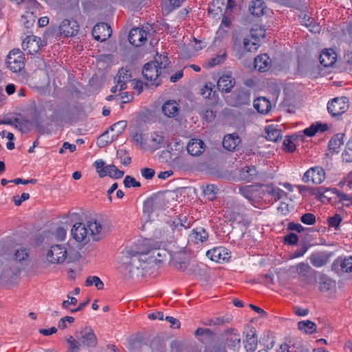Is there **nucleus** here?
<instances>
[{
    "label": "nucleus",
    "mask_w": 352,
    "mask_h": 352,
    "mask_svg": "<svg viewBox=\"0 0 352 352\" xmlns=\"http://www.w3.org/2000/svg\"><path fill=\"white\" fill-rule=\"evenodd\" d=\"M107 234V230L97 221H88L87 225L82 223H75L72 230L71 234L76 241H86L90 234L94 241L102 239Z\"/></svg>",
    "instance_id": "nucleus-1"
},
{
    "label": "nucleus",
    "mask_w": 352,
    "mask_h": 352,
    "mask_svg": "<svg viewBox=\"0 0 352 352\" xmlns=\"http://www.w3.org/2000/svg\"><path fill=\"white\" fill-rule=\"evenodd\" d=\"M166 64L163 61L159 63L157 60L149 62L144 65L142 69V74L144 78L151 82V85L157 87L161 84V80L159 76L162 74L161 69H165Z\"/></svg>",
    "instance_id": "nucleus-2"
},
{
    "label": "nucleus",
    "mask_w": 352,
    "mask_h": 352,
    "mask_svg": "<svg viewBox=\"0 0 352 352\" xmlns=\"http://www.w3.org/2000/svg\"><path fill=\"white\" fill-rule=\"evenodd\" d=\"M161 244L159 242H155L149 239L144 241L143 249L141 253L150 254V258L155 263H162L167 256L168 253L166 250L160 248Z\"/></svg>",
    "instance_id": "nucleus-3"
},
{
    "label": "nucleus",
    "mask_w": 352,
    "mask_h": 352,
    "mask_svg": "<svg viewBox=\"0 0 352 352\" xmlns=\"http://www.w3.org/2000/svg\"><path fill=\"white\" fill-rule=\"evenodd\" d=\"M250 36L254 39L249 47V43L251 41L250 37H245L243 39V49L247 52H253L257 50L259 46L258 42L261 38L265 36V29L261 25L255 24L250 30Z\"/></svg>",
    "instance_id": "nucleus-4"
},
{
    "label": "nucleus",
    "mask_w": 352,
    "mask_h": 352,
    "mask_svg": "<svg viewBox=\"0 0 352 352\" xmlns=\"http://www.w3.org/2000/svg\"><path fill=\"white\" fill-rule=\"evenodd\" d=\"M296 267V272L300 276V281L303 285H315L316 283L318 272L312 269L309 264L300 263Z\"/></svg>",
    "instance_id": "nucleus-5"
},
{
    "label": "nucleus",
    "mask_w": 352,
    "mask_h": 352,
    "mask_svg": "<svg viewBox=\"0 0 352 352\" xmlns=\"http://www.w3.org/2000/svg\"><path fill=\"white\" fill-rule=\"evenodd\" d=\"M7 67L13 72H21L25 66V56L19 49H14L10 52L6 58Z\"/></svg>",
    "instance_id": "nucleus-6"
},
{
    "label": "nucleus",
    "mask_w": 352,
    "mask_h": 352,
    "mask_svg": "<svg viewBox=\"0 0 352 352\" xmlns=\"http://www.w3.org/2000/svg\"><path fill=\"white\" fill-rule=\"evenodd\" d=\"M45 263H63L67 258L66 248L62 245H55L50 247L46 253Z\"/></svg>",
    "instance_id": "nucleus-7"
},
{
    "label": "nucleus",
    "mask_w": 352,
    "mask_h": 352,
    "mask_svg": "<svg viewBox=\"0 0 352 352\" xmlns=\"http://www.w3.org/2000/svg\"><path fill=\"white\" fill-rule=\"evenodd\" d=\"M94 166L100 177L109 176L114 179H119L123 177L124 172L119 170L115 165H105L102 160L95 162Z\"/></svg>",
    "instance_id": "nucleus-8"
},
{
    "label": "nucleus",
    "mask_w": 352,
    "mask_h": 352,
    "mask_svg": "<svg viewBox=\"0 0 352 352\" xmlns=\"http://www.w3.org/2000/svg\"><path fill=\"white\" fill-rule=\"evenodd\" d=\"M141 252L142 250L137 251L130 250L127 252L128 254L123 258V264L129 273H133L135 270H138L142 268L144 264L139 257L140 254H143Z\"/></svg>",
    "instance_id": "nucleus-9"
},
{
    "label": "nucleus",
    "mask_w": 352,
    "mask_h": 352,
    "mask_svg": "<svg viewBox=\"0 0 352 352\" xmlns=\"http://www.w3.org/2000/svg\"><path fill=\"white\" fill-rule=\"evenodd\" d=\"M76 337L81 344L87 347H94L98 343L96 336L91 327H85L76 333Z\"/></svg>",
    "instance_id": "nucleus-10"
},
{
    "label": "nucleus",
    "mask_w": 352,
    "mask_h": 352,
    "mask_svg": "<svg viewBox=\"0 0 352 352\" xmlns=\"http://www.w3.org/2000/svg\"><path fill=\"white\" fill-rule=\"evenodd\" d=\"M230 100L234 107L248 105L250 102V91L244 87L239 88L232 94Z\"/></svg>",
    "instance_id": "nucleus-11"
},
{
    "label": "nucleus",
    "mask_w": 352,
    "mask_h": 352,
    "mask_svg": "<svg viewBox=\"0 0 352 352\" xmlns=\"http://www.w3.org/2000/svg\"><path fill=\"white\" fill-rule=\"evenodd\" d=\"M349 105L346 97L336 98L328 103L327 109L333 116L342 114L348 109Z\"/></svg>",
    "instance_id": "nucleus-12"
},
{
    "label": "nucleus",
    "mask_w": 352,
    "mask_h": 352,
    "mask_svg": "<svg viewBox=\"0 0 352 352\" xmlns=\"http://www.w3.org/2000/svg\"><path fill=\"white\" fill-rule=\"evenodd\" d=\"M59 31L65 37H72L78 34L79 25L74 19H65L59 26Z\"/></svg>",
    "instance_id": "nucleus-13"
},
{
    "label": "nucleus",
    "mask_w": 352,
    "mask_h": 352,
    "mask_svg": "<svg viewBox=\"0 0 352 352\" xmlns=\"http://www.w3.org/2000/svg\"><path fill=\"white\" fill-rule=\"evenodd\" d=\"M112 30L107 23H99L92 30V35L98 41H105L111 35Z\"/></svg>",
    "instance_id": "nucleus-14"
},
{
    "label": "nucleus",
    "mask_w": 352,
    "mask_h": 352,
    "mask_svg": "<svg viewBox=\"0 0 352 352\" xmlns=\"http://www.w3.org/2000/svg\"><path fill=\"white\" fill-rule=\"evenodd\" d=\"M41 45V38L34 35L28 36L22 43L23 49L28 51L29 54H36L39 51Z\"/></svg>",
    "instance_id": "nucleus-15"
},
{
    "label": "nucleus",
    "mask_w": 352,
    "mask_h": 352,
    "mask_svg": "<svg viewBox=\"0 0 352 352\" xmlns=\"http://www.w3.org/2000/svg\"><path fill=\"white\" fill-rule=\"evenodd\" d=\"M147 39V33L142 28H135L131 30L129 41L134 46H141Z\"/></svg>",
    "instance_id": "nucleus-16"
},
{
    "label": "nucleus",
    "mask_w": 352,
    "mask_h": 352,
    "mask_svg": "<svg viewBox=\"0 0 352 352\" xmlns=\"http://www.w3.org/2000/svg\"><path fill=\"white\" fill-rule=\"evenodd\" d=\"M206 255L217 263L228 261L230 258V253L223 247H217L210 250L207 252Z\"/></svg>",
    "instance_id": "nucleus-17"
},
{
    "label": "nucleus",
    "mask_w": 352,
    "mask_h": 352,
    "mask_svg": "<svg viewBox=\"0 0 352 352\" xmlns=\"http://www.w3.org/2000/svg\"><path fill=\"white\" fill-rule=\"evenodd\" d=\"M332 270L336 272H352V257L338 258L332 264Z\"/></svg>",
    "instance_id": "nucleus-18"
},
{
    "label": "nucleus",
    "mask_w": 352,
    "mask_h": 352,
    "mask_svg": "<svg viewBox=\"0 0 352 352\" xmlns=\"http://www.w3.org/2000/svg\"><path fill=\"white\" fill-rule=\"evenodd\" d=\"M226 343L229 348L239 349L241 347V336L239 331L234 329H228L226 333Z\"/></svg>",
    "instance_id": "nucleus-19"
},
{
    "label": "nucleus",
    "mask_w": 352,
    "mask_h": 352,
    "mask_svg": "<svg viewBox=\"0 0 352 352\" xmlns=\"http://www.w3.org/2000/svg\"><path fill=\"white\" fill-rule=\"evenodd\" d=\"M245 348L248 352H254L258 345V338L256 336V329L251 327L245 335Z\"/></svg>",
    "instance_id": "nucleus-20"
},
{
    "label": "nucleus",
    "mask_w": 352,
    "mask_h": 352,
    "mask_svg": "<svg viewBox=\"0 0 352 352\" xmlns=\"http://www.w3.org/2000/svg\"><path fill=\"white\" fill-rule=\"evenodd\" d=\"M336 59L337 55L331 49L324 50L319 57L320 64L325 67L333 66Z\"/></svg>",
    "instance_id": "nucleus-21"
},
{
    "label": "nucleus",
    "mask_w": 352,
    "mask_h": 352,
    "mask_svg": "<svg viewBox=\"0 0 352 352\" xmlns=\"http://www.w3.org/2000/svg\"><path fill=\"white\" fill-rule=\"evenodd\" d=\"M205 149L204 142L199 139H192L187 146L188 153L192 156H199Z\"/></svg>",
    "instance_id": "nucleus-22"
},
{
    "label": "nucleus",
    "mask_w": 352,
    "mask_h": 352,
    "mask_svg": "<svg viewBox=\"0 0 352 352\" xmlns=\"http://www.w3.org/2000/svg\"><path fill=\"white\" fill-rule=\"evenodd\" d=\"M235 85L234 78L231 75L226 74L221 76L217 81V87L221 91L229 93Z\"/></svg>",
    "instance_id": "nucleus-23"
},
{
    "label": "nucleus",
    "mask_w": 352,
    "mask_h": 352,
    "mask_svg": "<svg viewBox=\"0 0 352 352\" xmlns=\"http://www.w3.org/2000/svg\"><path fill=\"white\" fill-rule=\"evenodd\" d=\"M162 111L166 116L174 118L179 114V104L175 100L166 101L162 107Z\"/></svg>",
    "instance_id": "nucleus-24"
},
{
    "label": "nucleus",
    "mask_w": 352,
    "mask_h": 352,
    "mask_svg": "<svg viewBox=\"0 0 352 352\" xmlns=\"http://www.w3.org/2000/svg\"><path fill=\"white\" fill-rule=\"evenodd\" d=\"M195 336L202 344L211 343L214 340V333L209 329L198 328L195 332Z\"/></svg>",
    "instance_id": "nucleus-25"
},
{
    "label": "nucleus",
    "mask_w": 352,
    "mask_h": 352,
    "mask_svg": "<svg viewBox=\"0 0 352 352\" xmlns=\"http://www.w3.org/2000/svg\"><path fill=\"white\" fill-rule=\"evenodd\" d=\"M33 127V122L24 116L19 115L16 117L15 128L22 133H28Z\"/></svg>",
    "instance_id": "nucleus-26"
},
{
    "label": "nucleus",
    "mask_w": 352,
    "mask_h": 352,
    "mask_svg": "<svg viewBox=\"0 0 352 352\" xmlns=\"http://www.w3.org/2000/svg\"><path fill=\"white\" fill-rule=\"evenodd\" d=\"M329 258V255L325 252H316L312 254L309 260L312 265L316 267H320L325 265Z\"/></svg>",
    "instance_id": "nucleus-27"
},
{
    "label": "nucleus",
    "mask_w": 352,
    "mask_h": 352,
    "mask_svg": "<svg viewBox=\"0 0 352 352\" xmlns=\"http://www.w3.org/2000/svg\"><path fill=\"white\" fill-rule=\"evenodd\" d=\"M271 61L266 54L257 56L254 60V67L260 72H265L270 68Z\"/></svg>",
    "instance_id": "nucleus-28"
},
{
    "label": "nucleus",
    "mask_w": 352,
    "mask_h": 352,
    "mask_svg": "<svg viewBox=\"0 0 352 352\" xmlns=\"http://www.w3.org/2000/svg\"><path fill=\"white\" fill-rule=\"evenodd\" d=\"M224 3L221 0L213 1L208 7V14L212 18H218L223 15V7Z\"/></svg>",
    "instance_id": "nucleus-29"
},
{
    "label": "nucleus",
    "mask_w": 352,
    "mask_h": 352,
    "mask_svg": "<svg viewBox=\"0 0 352 352\" xmlns=\"http://www.w3.org/2000/svg\"><path fill=\"white\" fill-rule=\"evenodd\" d=\"M253 106L258 112L265 114L270 110L271 102L265 97H259L254 100Z\"/></svg>",
    "instance_id": "nucleus-30"
},
{
    "label": "nucleus",
    "mask_w": 352,
    "mask_h": 352,
    "mask_svg": "<svg viewBox=\"0 0 352 352\" xmlns=\"http://www.w3.org/2000/svg\"><path fill=\"white\" fill-rule=\"evenodd\" d=\"M240 141L238 135L228 134L224 137L222 144L226 149L232 151L236 148Z\"/></svg>",
    "instance_id": "nucleus-31"
},
{
    "label": "nucleus",
    "mask_w": 352,
    "mask_h": 352,
    "mask_svg": "<svg viewBox=\"0 0 352 352\" xmlns=\"http://www.w3.org/2000/svg\"><path fill=\"white\" fill-rule=\"evenodd\" d=\"M21 270L19 267H11L10 264L7 262L3 265L0 278L8 281L14 276L19 274Z\"/></svg>",
    "instance_id": "nucleus-32"
},
{
    "label": "nucleus",
    "mask_w": 352,
    "mask_h": 352,
    "mask_svg": "<svg viewBox=\"0 0 352 352\" xmlns=\"http://www.w3.org/2000/svg\"><path fill=\"white\" fill-rule=\"evenodd\" d=\"M266 8L265 3L262 0H254L251 2L249 7L250 13L256 16H260L264 14V10Z\"/></svg>",
    "instance_id": "nucleus-33"
},
{
    "label": "nucleus",
    "mask_w": 352,
    "mask_h": 352,
    "mask_svg": "<svg viewBox=\"0 0 352 352\" xmlns=\"http://www.w3.org/2000/svg\"><path fill=\"white\" fill-rule=\"evenodd\" d=\"M190 238L192 241L194 240L195 243H202L208 239V234L204 228L199 227L192 230V233L190 234Z\"/></svg>",
    "instance_id": "nucleus-34"
},
{
    "label": "nucleus",
    "mask_w": 352,
    "mask_h": 352,
    "mask_svg": "<svg viewBox=\"0 0 352 352\" xmlns=\"http://www.w3.org/2000/svg\"><path fill=\"white\" fill-rule=\"evenodd\" d=\"M333 286V281L324 274H319V290L322 292L329 291Z\"/></svg>",
    "instance_id": "nucleus-35"
},
{
    "label": "nucleus",
    "mask_w": 352,
    "mask_h": 352,
    "mask_svg": "<svg viewBox=\"0 0 352 352\" xmlns=\"http://www.w3.org/2000/svg\"><path fill=\"white\" fill-rule=\"evenodd\" d=\"M265 138L272 142H278L282 138L281 131L275 128L273 125H270L265 128Z\"/></svg>",
    "instance_id": "nucleus-36"
},
{
    "label": "nucleus",
    "mask_w": 352,
    "mask_h": 352,
    "mask_svg": "<svg viewBox=\"0 0 352 352\" xmlns=\"http://www.w3.org/2000/svg\"><path fill=\"white\" fill-rule=\"evenodd\" d=\"M329 129L327 124L316 123L311 124L309 127L304 130V133L308 137H312L318 131L324 132Z\"/></svg>",
    "instance_id": "nucleus-37"
},
{
    "label": "nucleus",
    "mask_w": 352,
    "mask_h": 352,
    "mask_svg": "<svg viewBox=\"0 0 352 352\" xmlns=\"http://www.w3.org/2000/svg\"><path fill=\"white\" fill-rule=\"evenodd\" d=\"M344 133L334 135L329 142V148L331 151L338 152V149L344 144Z\"/></svg>",
    "instance_id": "nucleus-38"
},
{
    "label": "nucleus",
    "mask_w": 352,
    "mask_h": 352,
    "mask_svg": "<svg viewBox=\"0 0 352 352\" xmlns=\"http://www.w3.org/2000/svg\"><path fill=\"white\" fill-rule=\"evenodd\" d=\"M174 267L180 271H184L188 267L187 258L184 254H178L172 258Z\"/></svg>",
    "instance_id": "nucleus-39"
},
{
    "label": "nucleus",
    "mask_w": 352,
    "mask_h": 352,
    "mask_svg": "<svg viewBox=\"0 0 352 352\" xmlns=\"http://www.w3.org/2000/svg\"><path fill=\"white\" fill-rule=\"evenodd\" d=\"M298 328L299 330L309 334L316 331V324L309 320L298 322Z\"/></svg>",
    "instance_id": "nucleus-40"
},
{
    "label": "nucleus",
    "mask_w": 352,
    "mask_h": 352,
    "mask_svg": "<svg viewBox=\"0 0 352 352\" xmlns=\"http://www.w3.org/2000/svg\"><path fill=\"white\" fill-rule=\"evenodd\" d=\"M311 171H313L311 177L314 184H320L325 179V172L322 167H313Z\"/></svg>",
    "instance_id": "nucleus-41"
},
{
    "label": "nucleus",
    "mask_w": 352,
    "mask_h": 352,
    "mask_svg": "<svg viewBox=\"0 0 352 352\" xmlns=\"http://www.w3.org/2000/svg\"><path fill=\"white\" fill-rule=\"evenodd\" d=\"M257 175V171L254 166H245L241 172V177L248 181L253 180Z\"/></svg>",
    "instance_id": "nucleus-42"
},
{
    "label": "nucleus",
    "mask_w": 352,
    "mask_h": 352,
    "mask_svg": "<svg viewBox=\"0 0 352 352\" xmlns=\"http://www.w3.org/2000/svg\"><path fill=\"white\" fill-rule=\"evenodd\" d=\"M29 259V252L25 248L17 250L14 254V261L21 264H26Z\"/></svg>",
    "instance_id": "nucleus-43"
},
{
    "label": "nucleus",
    "mask_w": 352,
    "mask_h": 352,
    "mask_svg": "<svg viewBox=\"0 0 352 352\" xmlns=\"http://www.w3.org/2000/svg\"><path fill=\"white\" fill-rule=\"evenodd\" d=\"M333 191L334 193H336V195L338 198H339L340 201L342 204L343 206L347 207L352 206V196L342 192L335 188H333Z\"/></svg>",
    "instance_id": "nucleus-44"
},
{
    "label": "nucleus",
    "mask_w": 352,
    "mask_h": 352,
    "mask_svg": "<svg viewBox=\"0 0 352 352\" xmlns=\"http://www.w3.org/2000/svg\"><path fill=\"white\" fill-rule=\"evenodd\" d=\"M20 5L21 8L27 10L28 14H33L38 3L36 0H23Z\"/></svg>",
    "instance_id": "nucleus-45"
},
{
    "label": "nucleus",
    "mask_w": 352,
    "mask_h": 352,
    "mask_svg": "<svg viewBox=\"0 0 352 352\" xmlns=\"http://www.w3.org/2000/svg\"><path fill=\"white\" fill-rule=\"evenodd\" d=\"M217 190V188L214 184H208L204 189V194L208 199L213 201L217 197L216 195Z\"/></svg>",
    "instance_id": "nucleus-46"
},
{
    "label": "nucleus",
    "mask_w": 352,
    "mask_h": 352,
    "mask_svg": "<svg viewBox=\"0 0 352 352\" xmlns=\"http://www.w3.org/2000/svg\"><path fill=\"white\" fill-rule=\"evenodd\" d=\"M159 204L160 200L158 198L147 199L144 204V212L147 213L153 212Z\"/></svg>",
    "instance_id": "nucleus-47"
},
{
    "label": "nucleus",
    "mask_w": 352,
    "mask_h": 352,
    "mask_svg": "<svg viewBox=\"0 0 352 352\" xmlns=\"http://www.w3.org/2000/svg\"><path fill=\"white\" fill-rule=\"evenodd\" d=\"M93 285L99 290L104 287V284L99 277L96 276H88L85 280V285L89 287Z\"/></svg>",
    "instance_id": "nucleus-48"
},
{
    "label": "nucleus",
    "mask_w": 352,
    "mask_h": 352,
    "mask_svg": "<svg viewBox=\"0 0 352 352\" xmlns=\"http://www.w3.org/2000/svg\"><path fill=\"white\" fill-rule=\"evenodd\" d=\"M267 192L275 201L280 199L285 194V192L282 189L273 186H268Z\"/></svg>",
    "instance_id": "nucleus-49"
},
{
    "label": "nucleus",
    "mask_w": 352,
    "mask_h": 352,
    "mask_svg": "<svg viewBox=\"0 0 352 352\" xmlns=\"http://www.w3.org/2000/svg\"><path fill=\"white\" fill-rule=\"evenodd\" d=\"M333 188H327L323 186L319 187L315 190L314 194L316 195L317 199L320 201H324V197H328L326 193L333 192Z\"/></svg>",
    "instance_id": "nucleus-50"
},
{
    "label": "nucleus",
    "mask_w": 352,
    "mask_h": 352,
    "mask_svg": "<svg viewBox=\"0 0 352 352\" xmlns=\"http://www.w3.org/2000/svg\"><path fill=\"white\" fill-rule=\"evenodd\" d=\"M186 221L187 219L186 217H184L183 219H177L174 220L170 226L172 227V230L177 229L180 231L182 228H184V229L188 228L190 227V223H186Z\"/></svg>",
    "instance_id": "nucleus-51"
},
{
    "label": "nucleus",
    "mask_w": 352,
    "mask_h": 352,
    "mask_svg": "<svg viewBox=\"0 0 352 352\" xmlns=\"http://www.w3.org/2000/svg\"><path fill=\"white\" fill-rule=\"evenodd\" d=\"M67 343L69 344L67 352H79L80 345L79 340L71 336L67 339Z\"/></svg>",
    "instance_id": "nucleus-52"
},
{
    "label": "nucleus",
    "mask_w": 352,
    "mask_h": 352,
    "mask_svg": "<svg viewBox=\"0 0 352 352\" xmlns=\"http://www.w3.org/2000/svg\"><path fill=\"white\" fill-rule=\"evenodd\" d=\"M126 126V122L124 120L119 121L110 126L109 130L116 132V136L120 134Z\"/></svg>",
    "instance_id": "nucleus-53"
},
{
    "label": "nucleus",
    "mask_w": 352,
    "mask_h": 352,
    "mask_svg": "<svg viewBox=\"0 0 352 352\" xmlns=\"http://www.w3.org/2000/svg\"><path fill=\"white\" fill-rule=\"evenodd\" d=\"M124 185L126 188L133 187H140L141 184L139 182L136 181L135 179L131 176L127 175L124 179Z\"/></svg>",
    "instance_id": "nucleus-54"
},
{
    "label": "nucleus",
    "mask_w": 352,
    "mask_h": 352,
    "mask_svg": "<svg viewBox=\"0 0 352 352\" xmlns=\"http://www.w3.org/2000/svg\"><path fill=\"white\" fill-rule=\"evenodd\" d=\"M117 155L120 160L121 163L124 165H129L131 162V158L128 155L125 150H119Z\"/></svg>",
    "instance_id": "nucleus-55"
},
{
    "label": "nucleus",
    "mask_w": 352,
    "mask_h": 352,
    "mask_svg": "<svg viewBox=\"0 0 352 352\" xmlns=\"http://www.w3.org/2000/svg\"><path fill=\"white\" fill-rule=\"evenodd\" d=\"M300 221L307 225H314L316 223V217L312 213H305L300 217Z\"/></svg>",
    "instance_id": "nucleus-56"
},
{
    "label": "nucleus",
    "mask_w": 352,
    "mask_h": 352,
    "mask_svg": "<svg viewBox=\"0 0 352 352\" xmlns=\"http://www.w3.org/2000/svg\"><path fill=\"white\" fill-rule=\"evenodd\" d=\"M226 57V54L223 53V54H222L221 55H217L214 58H212L208 61L209 67H212L216 66V65H219L220 63H222L225 60Z\"/></svg>",
    "instance_id": "nucleus-57"
},
{
    "label": "nucleus",
    "mask_w": 352,
    "mask_h": 352,
    "mask_svg": "<svg viewBox=\"0 0 352 352\" xmlns=\"http://www.w3.org/2000/svg\"><path fill=\"white\" fill-rule=\"evenodd\" d=\"M341 221V217L339 214H336L334 216L329 218V226L335 228L336 230H338Z\"/></svg>",
    "instance_id": "nucleus-58"
},
{
    "label": "nucleus",
    "mask_w": 352,
    "mask_h": 352,
    "mask_svg": "<svg viewBox=\"0 0 352 352\" xmlns=\"http://www.w3.org/2000/svg\"><path fill=\"white\" fill-rule=\"evenodd\" d=\"M131 75L126 69L121 68L119 69L118 73L115 78L116 80H130Z\"/></svg>",
    "instance_id": "nucleus-59"
},
{
    "label": "nucleus",
    "mask_w": 352,
    "mask_h": 352,
    "mask_svg": "<svg viewBox=\"0 0 352 352\" xmlns=\"http://www.w3.org/2000/svg\"><path fill=\"white\" fill-rule=\"evenodd\" d=\"M298 241V236L293 232L289 233L284 238L285 243H286L289 245H296V244H297Z\"/></svg>",
    "instance_id": "nucleus-60"
},
{
    "label": "nucleus",
    "mask_w": 352,
    "mask_h": 352,
    "mask_svg": "<svg viewBox=\"0 0 352 352\" xmlns=\"http://www.w3.org/2000/svg\"><path fill=\"white\" fill-rule=\"evenodd\" d=\"M140 172L142 177L146 179H151L155 173L154 169L150 168H143L141 169Z\"/></svg>",
    "instance_id": "nucleus-61"
},
{
    "label": "nucleus",
    "mask_w": 352,
    "mask_h": 352,
    "mask_svg": "<svg viewBox=\"0 0 352 352\" xmlns=\"http://www.w3.org/2000/svg\"><path fill=\"white\" fill-rule=\"evenodd\" d=\"M226 322H228V320H226L223 318H215L213 319H210L208 321L204 322L206 325L212 326V325H221L225 324Z\"/></svg>",
    "instance_id": "nucleus-62"
},
{
    "label": "nucleus",
    "mask_w": 352,
    "mask_h": 352,
    "mask_svg": "<svg viewBox=\"0 0 352 352\" xmlns=\"http://www.w3.org/2000/svg\"><path fill=\"white\" fill-rule=\"evenodd\" d=\"M212 92L213 91L211 87V84L210 85H208V84L205 85L204 87L201 89V94L205 98H210Z\"/></svg>",
    "instance_id": "nucleus-63"
},
{
    "label": "nucleus",
    "mask_w": 352,
    "mask_h": 352,
    "mask_svg": "<svg viewBox=\"0 0 352 352\" xmlns=\"http://www.w3.org/2000/svg\"><path fill=\"white\" fill-rule=\"evenodd\" d=\"M287 229L289 230L301 232L304 231L305 228L300 223H295L294 222H291L288 224Z\"/></svg>",
    "instance_id": "nucleus-64"
}]
</instances>
